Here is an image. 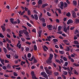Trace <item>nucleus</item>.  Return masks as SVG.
Returning <instances> with one entry per match:
<instances>
[{"instance_id": "1", "label": "nucleus", "mask_w": 79, "mask_h": 79, "mask_svg": "<svg viewBox=\"0 0 79 79\" xmlns=\"http://www.w3.org/2000/svg\"><path fill=\"white\" fill-rule=\"evenodd\" d=\"M31 74L32 76V78L33 79H38L36 77H35V74H34V71H32L31 73Z\"/></svg>"}, {"instance_id": "2", "label": "nucleus", "mask_w": 79, "mask_h": 79, "mask_svg": "<svg viewBox=\"0 0 79 79\" xmlns=\"http://www.w3.org/2000/svg\"><path fill=\"white\" fill-rule=\"evenodd\" d=\"M40 74L41 75H42V76H44L45 78H47V74L45 72H42Z\"/></svg>"}, {"instance_id": "3", "label": "nucleus", "mask_w": 79, "mask_h": 79, "mask_svg": "<svg viewBox=\"0 0 79 79\" xmlns=\"http://www.w3.org/2000/svg\"><path fill=\"white\" fill-rule=\"evenodd\" d=\"M52 59L48 58V59H47V61H46V63H47V64L52 63Z\"/></svg>"}, {"instance_id": "4", "label": "nucleus", "mask_w": 79, "mask_h": 79, "mask_svg": "<svg viewBox=\"0 0 79 79\" xmlns=\"http://www.w3.org/2000/svg\"><path fill=\"white\" fill-rule=\"evenodd\" d=\"M73 13L72 14V17L73 18H75L77 17V16H76V13H75V11H74L73 10L72 11Z\"/></svg>"}, {"instance_id": "5", "label": "nucleus", "mask_w": 79, "mask_h": 79, "mask_svg": "<svg viewBox=\"0 0 79 79\" xmlns=\"http://www.w3.org/2000/svg\"><path fill=\"white\" fill-rule=\"evenodd\" d=\"M73 23V21L71 19H69L68 20L67 22V24H72Z\"/></svg>"}, {"instance_id": "6", "label": "nucleus", "mask_w": 79, "mask_h": 79, "mask_svg": "<svg viewBox=\"0 0 79 79\" xmlns=\"http://www.w3.org/2000/svg\"><path fill=\"white\" fill-rule=\"evenodd\" d=\"M47 26L49 31L52 30V25H49L48 26Z\"/></svg>"}, {"instance_id": "7", "label": "nucleus", "mask_w": 79, "mask_h": 79, "mask_svg": "<svg viewBox=\"0 0 79 79\" xmlns=\"http://www.w3.org/2000/svg\"><path fill=\"white\" fill-rule=\"evenodd\" d=\"M48 5L47 3L44 4L42 5L41 6V8H45L46 6H47Z\"/></svg>"}, {"instance_id": "8", "label": "nucleus", "mask_w": 79, "mask_h": 79, "mask_svg": "<svg viewBox=\"0 0 79 79\" xmlns=\"http://www.w3.org/2000/svg\"><path fill=\"white\" fill-rule=\"evenodd\" d=\"M46 73L48 74L49 75H52V71L50 70V71H49L48 70H47L46 72Z\"/></svg>"}, {"instance_id": "9", "label": "nucleus", "mask_w": 79, "mask_h": 79, "mask_svg": "<svg viewBox=\"0 0 79 79\" xmlns=\"http://www.w3.org/2000/svg\"><path fill=\"white\" fill-rule=\"evenodd\" d=\"M1 27L3 32H5V31H6V29L5 27L4 26L2 25L1 26Z\"/></svg>"}, {"instance_id": "10", "label": "nucleus", "mask_w": 79, "mask_h": 79, "mask_svg": "<svg viewBox=\"0 0 79 79\" xmlns=\"http://www.w3.org/2000/svg\"><path fill=\"white\" fill-rule=\"evenodd\" d=\"M42 32V30H40L39 31V32L38 33L39 34V37H41V33Z\"/></svg>"}, {"instance_id": "11", "label": "nucleus", "mask_w": 79, "mask_h": 79, "mask_svg": "<svg viewBox=\"0 0 79 79\" xmlns=\"http://www.w3.org/2000/svg\"><path fill=\"white\" fill-rule=\"evenodd\" d=\"M42 13H40V14L39 15L38 17L40 20L42 19Z\"/></svg>"}, {"instance_id": "12", "label": "nucleus", "mask_w": 79, "mask_h": 79, "mask_svg": "<svg viewBox=\"0 0 79 79\" xmlns=\"http://www.w3.org/2000/svg\"><path fill=\"white\" fill-rule=\"evenodd\" d=\"M23 33H24V34H27V33H28V32L26 30H23Z\"/></svg>"}, {"instance_id": "13", "label": "nucleus", "mask_w": 79, "mask_h": 79, "mask_svg": "<svg viewBox=\"0 0 79 79\" xmlns=\"http://www.w3.org/2000/svg\"><path fill=\"white\" fill-rule=\"evenodd\" d=\"M73 4L74 6H77V2L76 1H73Z\"/></svg>"}, {"instance_id": "14", "label": "nucleus", "mask_w": 79, "mask_h": 79, "mask_svg": "<svg viewBox=\"0 0 79 79\" xmlns=\"http://www.w3.org/2000/svg\"><path fill=\"white\" fill-rule=\"evenodd\" d=\"M53 55L52 54H50L49 55V58H50V59H51L52 60L53 59Z\"/></svg>"}, {"instance_id": "15", "label": "nucleus", "mask_w": 79, "mask_h": 79, "mask_svg": "<svg viewBox=\"0 0 79 79\" xmlns=\"http://www.w3.org/2000/svg\"><path fill=\"white\" fill-rule=\"evenodd\" d=\"M27 15H28V16H30L31 15V11L29 10H27Z\"/></svg>"}, {"instance_id": "16", "label": "nucleus", "mask_w": 79, "mask_h": 79, "mask_svg": "<svg viewBox=\"0 0 79 79\" xmlns=\"http://www.w3.org/2000/svg\"><path fill=\"white\" fill-rule=\"evenodd\" d=\"M10 23L12 24L13 23V22H14V19L12 18L10 19Z\"/></svg>"}, {"instance_id": "17", "label": "nucleus", "mask_w": 79, "mask_h": 79, "mask_svg": "<svg viewBox=\"0 0 79 79\" xmlns=\"http://www.w3.org/2000/svg\"><path fill=\"white\" fill-rule=\"evenodd\" d=\"M34 16L35 19H36V20H38V16H37V15L35 14Z\"/></svg>"}, {"instance_id": "18", "label": "nucleus", "mask_w": 79, "mask_h": 79, "mask_svg": "<svg viewBox=\"0 0 79 79\" xmlns=\"http://www.w3.org/2000/svg\"><path fill=\"white\" fill-rule=\"evenodd\" d=\"M66 16H68V17H70L71 16V13H70L69 12H68L66 14Z\"/></svg>"}, {"instance_id": "19", "label": "nucleus", "mask_w": 79, "mask_h": 79, "mask_svg": "<svg viewBox=\"0 0 79 79\" xmlns=\"http://www.w3.org/2000/svg\"><path fill=\"white\" fill-rule=\"evenodd\" d=\"M64 8H67V7H68V4H67V3H66V2H65L64 3Z\"/></svg>"}, {"instance_id": "20", "label": "nucleus", "mask_w": 79, "mask_h": 79, "mask_svg": "<svg viewBox=\"0 0 79 79\" xmlns=\"http://www.w3.org/2000/svg\"><path fill=\"white\" fill-rule=\"evenodd\" d=\"M55 60H56L55 61H56V62H57V63H58L59 64H61V61H60V60H59L56 59Z\"/></svg>"}, {"instance_id": "21", "label": "nucleus", "mask_w": 79, "mask_h": 79, "mask_svg": "<svg viewBox=\"0 0 79 79\" xmlns=\"http://www.w3.org/2000/svg\"><path fill=\"white\" fill-rule=\"evenodd\" d=\"M7 69H11V65L9 64H8L7 65Z\"/></svg>"}, {"instance_id": "22", "label": "nucleus", "mask_w": 79, "mask_h": 79, "mask_svg": "<svg viewBox=\"0 0 79 79\" xmlns=\"http://www.w3.org/2000/svg\"><path fill=\"white\" fill-rule=\"evenodd\" d=\"M63 42H64V44H67V43H68V42L69 41H68V40H63Z\"/></svg>"}, {"instance_id": "23", "label": "nucleus", "mask_w": 79, "mask_h": 79, "mask_svg": "<svg viewBox=\"0 0 79 79\" xmlns=\"http://www.w3.org/2000/svg\"><path fill=\"white\" fill-rule=\"evenodd\" d=\"M6 56L7 58H9V59H10V58H11V55L10 54H6Z\"/></svg>"}, {"instance_id": "24", "label": "nucleus", "mask_w": 79, "mask_h": 79, "mask_svg": "<svg viewBox=\"0 0 79 79\" xmlns=\"http://www.w3.org/2000/svg\"><path fill=\"white\" fill-rule=\"evenodd\" d=\"M40 20L41 21L44 23H45V19L44 18H42Z\"/></svg>"}, {"instance_id": "25", "label": "nucleus", "mask_w": 79, "mask_h": 79, "mask_svg": "<svg viewBox=\"0 0 79 79\" xmlns=\"http://www.w3.org/2000/svg\"><path fill=\"white\" fill-rule=\"evenodd\" d=\"M75 23L76 24H77L79 23V19H75Z\"/></svg>"}, {"instance_id": "26", "label": "nucleus", "mask_w": 79, "mask_h": 79, "mask_svg": "<svg viewBox=\"0 0 79 79\" xmlns=\"http://www.w3.org/2000/svg\"><path fill=\"white\" fill-rule=\"evenodd\" d=\"M34 63H37V60H36V59H35V57L34 58Z\"/></svg>"}, {"instance_id": "27", "label": "nucleus", "mask_w": 79, "mask_h": 79, "mask_svg": "<svg viewBox=\"0 0 79 79\" xmlns=\"http://www.w3.org/2000/svg\"><path fill=\"white\" fill-rule=\"evenodd\" d=\"M38 3L39 5H40V4H42V0H39Z\"/></svg>"}, {"instance_id": "28", "label": "nucleus", "mask_w": 79, "mask_h": 79, "mask_svg": "<svg viewBox=\"0 0 79 79\" xmlns=\"http://www.w3.org/2000/svg\"><path fill=\"white\" fill-rule=\"evenodd\" d=\"M73 43H74V44L76 45H77L79 44V42H78V41L76 40L74 41L73 42Z\"/></svg>"}, {"instance_id": "29", "label": "nucleus", "mask_w": 79, "mask_h": 79, "mask_svg": "<svg viewBox=\"0 0 79 79\" xmlns=\"http://www.w3.org/2000/svg\"><path fill=\"white\" fill-rule=\"evenodd\" d=\"M63 73L64 75H67V74H68V72L66 71H63Z\"/></svg>"}, {"instance_id": "30", "label": "nucleus", "mask_w": 79, "mask_h": 79, "mask_svg": "<svg viewBox=\"0 0 79 79\" xmlns=\"http://www.w3.org/2000/svg\"><path fill=\"white\" fill-rule=\"evenodd\" d=\"M37 46L36 45H34V50H37Z\"/></svg>"}, {"instance_id": "31", "label": "nucleus", "mask_w": 79, "mask_h": 79, "mask_svg": "<svg viewBox=\"0 0 79 79\" xmlns=\"http://www.w3.org/2000/svg\"><path fill=\"white\" fill-rule=\"evenodd\" d=\"M27 24L28 26H29V27H32V25H31V24L29 23H27Z\"/></svg>"}, {"instance_id": "32", "label": "nucleus", "mask_w": 79, "mask_h": 79, "mask_svg": "<svg viewBox=\"0 0 79 79\" xmlns=\"http://www.w3.org/2000/svg\"><path fill=\"white\" fill-rule=\"evenodd\" d=\"M73 64L74 66H79V64H77L76 63H74Z\"/></svg>"}, {"instance_id": "33", "label": "nucleus", "mask_w": 79, "mask_h": 79, "mask_svg": "<svg viewBox=\"0 0 79 79\" xmlns=\"http://www.w3.org/2000/svg\"><path fill=\"white\" fill-rule=\"evenodd\" d=\"M2 68L3 69H4V70H6V69H7V68H6V66L4 65H3Z\"/></svg>"}, {"instance_id": "34", "label": "nucleus", "mask_w": 79, "mask_h": 79, "mask_svg": "<svg viewBox=\"0 0 79 79\" xmlns=\"http://www.w3.org/2000/svg\"><path fill=\"white\" fill-rule=\"evenodd\" d=\"M4 52H5V53H6L7 52V51L6 50V49L5 48H3Z\"/></svg>"}, {"instance_id": "35", "label": "nucleus", "mask_w": 79, "mask_h": 79, "mask_svg": "<svg viewBox=\"0 0 79 79\" xmlns=\"http://www.w3.org/2000/svg\"><path fill=\"white\" fill-rule=\"evenodd\" d=\"M69 28H68V29H64V31L65 32H68V30H69Z\"/></svg>"}, {"instance_id": "36", "label": "nucleus", "mask_w": 79, "mask_h": 79, "mask_svg": "<svg viewBox=\"0 0 79 79\" xmlns=\"http://www.w3.org/2000/svg\"><path fill=\"white\" fill-rule=\"evenodd\" d=\"M60 3L61 6H64V3H63V2L61 1Z\"/></svg>"}, {"instance_id": "37", "label": "nucleus", "mask_w": 79, "mask_h": 79, "mask_svg": "<svg viewBox=\"0 0 79 79\" xmlns=\"http://www.w3.org/2000/svg\"><path fill=\"white\" fill-rule=\"evenodd\" d=\"M59 53H60L61 55H62L63 54H64V52L63 51H59Z\"/></svg>"}, {"instance_id": "38", "label": "nucleus", "mask_w": 79, "mask_h": 79, "mask_svg": "<svg viewBox=\"0 0 79 79\" xmlns=\"http://www.w3.org/2000/svg\"><path fill=\"white\" fill-rule=\"evenodd\" d=\"M47 15L48 16H51L52 15L51 14H50V13L48 12H47Z\"/></svg>"}, {"instance_id": "39", "label": "nucleus", "mask_w": 79, "mask_h": 79, "mask_svg": "<svg viewBox=\"0 0 79 79\" xmlns=\"http://www.w3.org/2000/svg\"><path fill=\"white\" fill-rule=\"evenodd\" d=\"M53 41L54 42H58V40L57 39H53Z\"/></svg>"}, {"instance_id": "40", "label": "nucleus", "mask_w": 79, "mask_h": 79, "mask_svg": "<svg viewBox=\"0 0 79 79\" xmlns=\"http://www.w3.org/2000/svg\"><path fill=\"white\" fill-rule=\"evenodd\" d=\"M63 60L65 61H67V60H68V59H67V58H66V57H64L63 58Z\"/></svg>"}, {"instance_id": "41", "label": "nucleus", "mask_w": 79, "mask_h": 79, "mask_svg": "<svg viewBox=\"0 0 79 79\" xmlns=\"http://www.w3.org/2000/svg\"><path fill=\"white\" fill-rule=\"evenodd\" d=\"M32 32H35V33H36V30L35 29V28H34L32 30Z\"/></svg>"}, {"instance_id": "42", "label": "nucleus", "mask_w": 79, "mask_h": 79, "mask_svg": "<svg viewBox=\"0 0 79 79\" xmlns=\"http://www.w3.org/2000/svg\"><path fill=\"white\" fill-rule=\"evenodd\" d=\"M26 50L27 52H29V51L30 50V49H29V48L27 47L26 48Z\"/></svg>"}, {"instance_id": "43", "label": "nucleus", "mask_w": 79, "mask_h": 79, "mask_svg": "<svg viewBox=\"0 0 79 79\" xmlns=\"http://www.w3.org/2000/svg\"><path fill=\"white\" fill-rule=\"evenodd\" d=\"M31 54L30 53H28V54L27 55V57L28 58H31Z\"/></svg>"}, {"instance_id": "44", "label": "nucleus", "mask_w": 79, "mask_h": 79, "mask_svg": "<svg viewBox=\"0 0 79 79\" xmlns=\"http://www.w3.org/2000/svg\"><path fill=\"white\" fill-rule=\"evenodd\" d=\"M54 56H55V57H54L55 59H56V57H57V56H58L55 53H54Z\"/></svg>"}, {"instance_id": "45", "label": "nucleus", "mask_w": 79, "mask_h": 79, "mask_svg": "<svg viewBox=\"0 0 79 79\" xmlns=\"http://www.w3.org/2000/svg\"><path fill=\"white\" fill-rule=\"evenodd\" d=\"M14 76H18V74L14 72Z\"/></svg>"}, {"instance_id": "46", "label": "nucleus", "mask_w": 79, "mask_h": 79, "mask_svg": "<svg viewBox=\"0 0 79 79\" xmlns=\"http://www.w3.org/2000/svg\"><path fill=\"white\" fill-rule=\"evenodd\" d=\"M68 62H65V66H66V67L67 66H68Z\"/></svg>"}, {"instance_id": "47", "label": "nucleus", "mask_w": 79, "mask_h": 79, "mask_svg": "<svg viewBox=\"0 0 79 79\" xmlns=\"http://www.w3.org/2000/svg\"><path fill=\"white\" fill-rule=\"evenodd\" d=\"M0 37H1V38H4V36H3L2 33H0Z\"/></svg>"}, {"instance_id": "48", "label": "nucleus", "mask_w": 79, "mask_h": 79, "mask_svg": "<svg viewBox=\"0 0 79 79\" xmlns=\"http://www.w3.org/2000/svg\"><path fill=\"white\" fill-rule=\"evenodd\" d=\"M21 40H22V42H25V39H24V38H21Z\"/></svg>"}, {"instance_id": "49", "label": "nucleus", "mask_w": 79, "mask_h": 79, "mask_svg": "<svg viewBox=\"0 0 79 79\" xmlns=\"http://www.w3.org/2000/svg\"><path fill=\"white\" fill-rule=\"evenodd\" d=\"M53 65L54 68H56V65L55 64V63H53Z\"/></svg>"}, {"instance_id": "50", "label": "nucleus", "mask_w": 79, "mask_h": 79, "mask_svg": "<svg viewBox=\"0 0 79 79\" xmlns=\"http://www.w3.org/2000/svg\"><path fill=\"white\" fill-rule=\"evenodd\" d=\"M61 26H59L58 27V32L59 31H60L61 30Z\"/></svg>"}, {"instance_id": "51", "label": "nucleus", "mask_w": 79, "mask_h": 79, "mask_svg": "<svg viewBox=\"0 0 79 79\" xmlns=\"http://www.w3.org/2000/svg\"><path fill=\"white\" fill-rule=\"evenodd\" d=\"M19 34H22L23 33V30H21L19 31Z\"/></svg>"}, {"instance_id": "52", "label": "nucleus", "mask_w": 79, "mask_h": 79, "mask_svg": "<svg viewBox=\"0 0 79 79\" xmlns=\"http://www.w3.org/2000/svg\"><path fill=\"white\" fill-rule=\"evenodd\" d=\"M62 76L63 77L64 79H66V76H65L64 75H62Z\"/></svg>"}, {"instance_id": "53", "label": "nucleus", "mask_w": 79, "mask_h": 79, "mask_svg": "<svg viewBox=\"0 0 79 79\" xmlns=\"http://www.w3.org/2000/svg\"><path fill=\"white\" fill-rule=\"evenodd\" d=\"M3 45V42L2 41H0V46H2Z\"/></svg>"}, {"instance_id": "54", "label": "nucleus", "mask_w": 79, "mask_h": 79, "mask_svg": "<svg viewBox=\"0 0 79 79\" xmlns=\"http://www.w3.org/2000/svg\"><path fill=\"white\" fill-rule=\"evenodd\" d=\"M26 44H28V45H31V43L28 41H27L26 42Z\"/></svg>"}, {"instance_id": "55", "label": "nucleus", "mask_w": 79, "mask_h": 79, "mask_svg": "<svg viewBox=\"0 0 79 79\" xmlns=\"http://www.w3.org/2000/svg\"><path fill=\"white\" fill-rule=\"evenodd\" d=\"M60 45V48H61L62 49H63V46H62V45L61 44H59Z\"/></svg>"}, {"instance_id": "56", "label": "nucleus", "mask_w": 79, "mask_h": 79, "mask_svg": "<svg viewBox=\"0 0 79 79\" xmlns=\"http://www.w3.org/2000/svg\"><path fill=\"white\" fill-rule=\"evenodd\" d=\"M74 73L75 74H76V75H78V73L76 70L75 71Z\"/></svg>"}, {"instance_id": "57", "label": "nucleus", "mask_w": 79, "mask_h": 79, "mask_svg": "<svg viewBox=\"0 0 79 79\" xmlns=\"http://www.w3.org/2000/svg\"><path fill=\"white\" fill-rule=\"evenodd\" d=\"M0 61L1 62H4V61H5V60H4V59L2 60L0 58Z\"/></svg>"}, {"instance_id": "58", "label": "nucleus", "mask_w": 79, "mask_h": 79, "mask_svg": "<svg viewBox=\"0 0 79 79\" xmlns=\"http://www.w3.org/2000/svg\"><path fill=\"white\" fill-rule=\"evenodd\" d=\"M10 31L11 30L10 28H8L7 29V32H10L11 31Z\"/></svg>"}, {"instance_id": "59", "label": "nucleus", "mask_w": 79, "mask_h": 79, "mask_svg": "<svg viewBox=\"0 0 79 79\" xmlns=\"http://www.w3.org/2000/svg\"><path fill=\"white\" fill-rule=\"evenodd\" d=\"M18 23V22H17L16 21H14L13 22V23H12L13 24H17Z\"/></svg>"}, {"instance_id": "60", "label": "nucleus", "mask_w": 79, "mask_h": 79, "mask_svg": "<svg viewBox=\"0 0 79 79\" xmlns=\"http://www.w3.org/2000/svg\"><path fill=\"white\" fill-rule=\"evenodd\" d=\"M5 63H10V61L8 60H5Z\"/></svg>"}, {"instance_id": "61", "label": "nucleus", "mask_w": 79, "mask_h": 79, "mask_svg": "<svg viewBox=\"0 0 79 79\" xmlns=\"http://www.w3.org/2000/svg\"><path fill=\"white\" fill-rule=\"evenodd\" d=\"M57 34H62V31H61L60 32H56Z\"/></svg>"}, {"instance_id": "62", "label": "nucleus", "mask_w": 79, "mask_h": 79, "mask_svg": "<svg viewBox=\"0 0 79 79\" xmlns=\"http://www.w3.org/2000/svg\"><path fill=\"white\" fill-rule=\"evenodd\" d=\"M4 76L5 77H9V76H8L6 74H5L4 75Z\"/></svg>"}, {"instance_id": "63", "label": "nucleus", "mask_w": 79, "mask_h": 79, "mask_svg": "<svg viewBox=\"0 0 79 79\" xmlns=\"http://www.w3.org/2000/svg\"><path fill=\"white\" fill-rule=\"evenodd\" d=\"M17 22L18 23V24H19L20 23V20L19 19L17 20Z\"/></svg>"}, {"instance_id": "64", "label": "nucleus", "mask_w": 79, "mask_h": 79, "mask_svg": "<svg viewBox=\"0 0 79 79\" xmlns=\"http://www.w3.org/2000/svg\"><path fill=\"white\" fill-rule=\"evenodd\" d=\"M25 10L26 11H27V10H28V8H27V7H25Z\"/></svg>"}]
</instances>
